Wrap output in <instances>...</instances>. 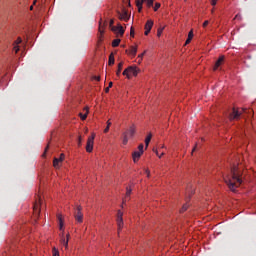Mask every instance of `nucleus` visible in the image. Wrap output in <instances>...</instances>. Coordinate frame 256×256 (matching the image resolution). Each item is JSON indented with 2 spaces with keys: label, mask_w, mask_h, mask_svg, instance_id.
<instances>
[{
  "label": "nucleus",
  "mask_w": 256,
  "mask_h": 256,
  "mask_svg": "<svg viewBox=\"0 0 256 256\" xmlns=\"http://www.w3.org/2000/svg\"><path fill=\"white\" fill-rule=\"evenodd\" d=\"M109 89H110V88H109V86H108V87L105 89V92H106V93H109Z\"/></svg>",
  "instance_id": "obj_47"
},
{
  "label": "nucleus",
  "mask_w": 256,
  "mask_h": 256,
  "mask_svg": "<svg viewBox=\"0 0 256 256\" xmlns=\"http://www.w3.org/2000/svg\"><path fill=\"white\" fill-rule=\"evenodd\" d=\"M121 71H123V62H120L118 64V69H117V72H116L117 77H120Z\"/></svg>",
  "instance_id": "obj_20"
},
{
  "label": "nucleus",
  "mask_w": 256,
  "mask_h": 256,
  "mask_svg": "<svg viewBox=\"0 0 256 256\" xmlns=\"http://www.w3.org/2000/svg\"><path fill=\"white\" fill-rule=\"evenodd\" d=\"M149 33H151V30H145L144 32L145 35H149Z\"/></svg>",
  "instance_id": "obj_42"
},
{
  "label": "nucleus",
  "mask_w": 256,
  "mask_h": 256,
  "mask_svg": "<svg viewBox=\"0 0 256 256\" xmlns=\"http://www.w3.org/2000/svg\"><path fill=\"white\" fill-rule=\"evenodd\" d=\"M193 40V30H191L189 33H188V38L185 42V45H189V43H191V41Z\"/></svg>",
  "instance_id": "obj_18"
},
{
  "label": "nucleus",
  "mask_w": 256,
  "mask_h": 256,
  "mask_svg": "<svg viewBox=\"0 0 256 256\" xmlns=\"http://www.w3.org/2000/svg\"><path fill=\"white\" fill-rule=\"evenodd\" d=\"M122 75H126V76H127V79H131V76L129 75V68H126V69L123 71Z\"/></svg>",
  "instance_id": "obj_28"
},
{
  "label": "nucleus",
  "mask_w": 256,
  "mask_h": 256,
  "mask_svg": "<svg viewBox=\"0 0 256 256\" xmlns=\"http://www.w3.org/2000/svg\"><path fill=\"white\" fill-rule=\"evenodd\" d=\"M131 188H126V199L131 195Z\"/></svg>",
  "instance_id": "obj_32"
},
{
  "label": "nucleus",
  "mask_w": 256,
  "mask_h": 256,
  "mask_svg": "<svg viewBox=\"0 0 256 256\" xmlns=\"http://www.w3.org/2000/svg\"><path fill=\"white\" fill-rule=\"evenodd\" d=\"M22 42L21 38H18L16 41H15V46H14V51L15 53H19V44Z\"/></svg>",
  "instance_id": "obj_19"
},
{
  "label": "nucleus",
  "mask_w": 256,
  "mask_h": 256,
  "mask_svg": "<svg viewBox=\"0 0 256 256\" xmlns=\"http://www.w3.org/2000/svg\"><path fill=\"white\" fill-rule=\"evenodd\" d=\"M35 3H37V0H34L33 5H35Z\"/></svg>",
  "instance_id": "obj_52"
},
{
  "label": "nucleus",
  "mask_w": 256,
  "mask_h": 256,
  "mask_svg": "<svg viewBox=\"0 0 256 256\" xmlns=\"http://www.w3.org/2000/svg\"><path fill=\"white\" fill-rule=\"evenodd\" d=\"M119 43H121V39H115L112 42V47H119Z\"/></svg>",
  "instance_id": "obj_26"
},
{
  "label": "nucleus",
  "mask_w": 256,
  "mask_h": 256,
  "mask_svg": "<svg viewBox=\"0 0 256 256\" xmlns=\"http://www.w3.org/2000/svg\"><path fill=\"white\" fill-rule=\"evenodd\" d=\"M82 209L83 208L81 206H77L76 211L74 213L75 220L78 223H83V212H81Z\"/></svg>",
  "instance_id": "obj_4"
},
{
  "label": "nucleus",
  "mask_w": 256,
  "mask_h": 256,
  "mask_svg": "<svg viewBox=\"0 0 256 256\" xmlns=\"http://www.w3.org/2000/svg\"><path fill=\"white\" fill-rule=\"evenodd\" d=\"M225 61V56H220L215 63L214 71H217V68L221 67V64Z\"/></svg>",
  "instance_id": "obj_13"
},
{
  "label": "nucleus",
  "mask_w": 256,
  "mask_h": 256,
  "mask_svg": "<svg viewBox=\"0 0 256 256\" xmlns=\"http://www.w3.org/2000/svg\"><path fill=\"white\" fill-rule=\"evenodd\" d=\"M123 145H127V143H129V137L127 136V132L123 133V141H122Z\"/></svg>",
  "instance_id": "obj_23"
},
{
  "label": "nucleus",
  "mask_w": 256,
  "mask_h": 256,
  "mask_svg": "<svg viewBox=\"0 0 256 256\" xmlns=\"http://www.w3.org/2000/svg\"><path fill=\"white\" fill-rule=\"evenodd\" d=\"M163 155H165V152H162L161 155H159V159H161V157H163Z\"/></svg>",
  "instance_id": "obj_45"
},
{
  "label": "nucleus",
  "mask_w": 256,
  "mask_h": 256,
  "mask_svg": "<svg viewBox=\"0 0 256 256\" xmlns=\"http://www.w3.org/2000/svg\"><path fill=\"white\" fill-rule=\"evenodd\" d=\"M57 219H58V223H59V229L60 231H63V216L61 214H58L57 215Z\"/></svg>",
  "instance_id": "obj_15"
},
{
  "label": "nucleus",
  "mask_w": 256,
  "mask_h": 256,
  "mask_svg": "<svg viewBox=\"0 0 256 256\" xmlns=\"http://www.w3.org/2000/svg\"><path fill=\"white\" fill-rule=\"evenodd\" d=\"M141 61H143V59L139 58L138 63L141 64Z\"/></svg>",
  "instance_id": "obj_48"
},
{
  "label": "nucleus",
  "mask_w": 256,
  "mask_h": 256,
  "mask_svg": "<svg viewBox=\"0 0 256 256\" xmlns=\"http://www.w3.org/2000/svg\"><path fill=\"white\" fill-rule=\"evenodd\" d=\"M109 128L110 126H106V128L104 129V133H109Z\"/></svg>",
  "instance_id": "obj_39"
},
{
  "label": "nucleus",
  "mask_w": 256,
  "mask_h": 256,
  "mask_svg": "<svg viewBox=\"0 0 256 256\" xmlns=\"http://www.w3.org/2000/svg\"><path fill=\"white\" fill-rule=\"evenodd\" d=\"M196 149H197V146H195V147L193 148L192 153H193Z\"/></svg>",
  "instance_id": "obj_49"
},
{
  "label": "nucleus",
  "mask_w": 256,
  "mask_h": 256,
  "mask_svg": "<svg viewBox=\"0 0 256 256\" xmlns=\"http://www.w3.org/2000/svg\"><path fill=\"white\" fill-rule=\"evenodd\" d=\"M108 65H115V56L113 55V53L109 55Z\"/></svg>",
  "instance_id": "obj_21"
},
{
  "label": "nucleus",
  "mask_w": 256,
  "mask_h": 256,
  "mask_svg": "<svg viewBox=\"0 0 256 256\" xmlns=\"http://www.w3.org/2000/svg\"><path fill=\"white\" fill-rule=\"evenodd\" d=\"M154 153H156L157 157H159V151L157 149H153Z\"/></svg>",
  "instance_id": "obj_41"
},
{
  "label": "nucleus",
  "mask_w": 256,
  "mask_h": 256,
  "mask_svg": "<svg viewBox=\"0 0 256 256\" xmlns=\"http://www.w3.org/2000/svg\"><path fill=\"white\" fill-rule=\"evenodd\" d=\"M246 112H247V109H245V108H242V111H239V110L233 108L232 112L229 115V120L230 121H235V120L237 121V120H239L241 115H243V113H246Z\"/></svg>",
  "instance_id": "obj_2"
},
{
  "label": "nucleus",
  "mask_w": 256,
  "mask_h": 256,
  "mask_svg": "<svg viewBox=\"0 0 256 256\" xmlns=\"http://www.w3.org/2000/svg\"><path fill=\"white\" fill-rule=\"evenodd\" d=\"M139 68L137 66H129L128 67V75H134V77H137L139 75Z\"/></svg>",
  "instance_id": "obj_10"
},
{
  "label": "nucleus",
  "mask_w": 256,
  "mask_h": 256,
  "mask_svg": "<svg viewBox=\"0 0 256 256\" xmlns=\"http://www.w3.org/2000/svg\"><path fill=\"white\" fill-rule=\"evenodd\" d=\"M136 132V127L135 124H132L129 129L126 131L127 136L133 137L135 135Z\"/></svg>",
  "instance_id": "obj_12"
},
{
  "label": "nucleus",
  "mask_w": 256,
  "mask_h": 256,
  "mask_svg": "<svg viewBox=\"0 0 256 256\" xmlns=\"http://www.w3.org/2000/svg\"><path fill=\"white\" fill-rule=\"evenodd\" d=\"M130 35L131 37H135V30L133 29V27H131Z\"/></svg>",
  "instance_id": "obj_34"
},
{
  "label": "nucleus",
  "mask_w": 256,
  "mask_h": 256,
  "mask_svg": "<svg viewBox=\"0 0 256 256\" xmlns=\"http://www.w3.org/2000/svg\"><path fill=\"white\" fill-rule=\"evenodd\" d=\"M117 225H118V233L123 229V212L118 210L117 213Z\"/></svg>",
  "instance_id": "obj_8"
},
{
  "label": "nucleus",
  "mask_w": 256,
  "mask_h": 256,
  "mask_svg": "<svg viewBox=\"0 0 256 256\" xmlns=\"http://www.w3.org/2000/svg\"><path fill=\"white\" fill-rule=\"evenodd\" d=\"M160 7H161V4L156 3L155 6H154V11H158Z\"/></svg>",
  "instance_id": "obj_33"
},
{
  "label": "nucleus",
  "mask_w": 256,
  "mask_h": 256,
  "mask_svg": "<svg viewBox=\"0 0 256 256\" xmlns=\"http://www.w3.org/2000/svg\"><path fill=\"white\" fill-rule=\"evenodd\" d=\"M248 113H251V110H249Z\"/></svg>",
  "instance_id": "obj_54"
},
{
  "label": "nucleus",
  "mask_w": 256,
  "mask_h": 256,
  "mask_svg": "<svg viewBox=\"0 0 256 256\" xmlns=\"http://www.w3.org/2000/svg\"><path fill=\"white\" fill-rule=\"evenodd\" d=\"M145 0H138L137 2H136V5H137V7H138V11H139V13H141V10L143 9V2H144ZM155 0H146V3H147V6L148 7H153V2H154Z\"/></svg>",
  "instance_id": "obj_7"
},
{
  "label": "nucleus",
  "mask_w": 256,
  "mask_h": 256,
  "mask_svg": "<svg viewBox=\"0 0 256 256\" xmlns=\"http://www.w3.org/2000/svg\"><path fill=\"white\" fill-rule=\"evenodd\" d=\"M141 155H143V151H134L132 153V158L134 163H137L139 161V159H141Z\"/></svg>",
  "instance_id": "obj_11"
},
{
  "label": "nucleus",
  "mask_w": 256,
  "mask_h": 256,
  "mask_svg": "<svg viewBox=\"0 0 256 256\" xmlns=\"http://www.w3.org/2000/svg\"><path fill=\"white\" fill-rule=\"evenodd\" d=\"M30 11H33V6H30Z\"/></svg>",
  "instance_id": "obj_51"
},
{
  "label": "nucleus",
  "mask_w": 256,
  "mask_h": 256,
  "mask_svg": "<svg viewBox=\"0 0 256 256\" xmlns=\"http://www.w3.org/2000/svg\"><path fill=\"white\" fill-rule=\"evenodd\" d=\"M189 208V206L187 204L182 206V209L180 210L181 213H185V211H187V209Z\"/></svg>",
  "instance_id": "obj_30"
},
{
  "label": "nucleus",
  "mask_w": 256,
  "mask_h": 256,
  "mask_svg": "<svg viewBox=\"0 0 256 256\" xmlns=\"http://www.w3.org/2000/svg\"><path fill=\"white\" fill-rule=\"evenodd\" d=\"M109 88L113 87V82H110L108 85Z\"/></svg>",
  "instance_id": "obj_46"
},
{
  "label": "nucleus",
  "mask_w": 256,
  "mask_h": 256,
  "mask_svg": "<svg viewBox=\"0 0 256 256\" xmlns=\"http://www.w3.org/2000/svg\"><path fill=\"white\" fill-rule=\"evenodd\" d=\"M145 53H147L146 50L138 56V59H143V57H145Z\"/></svg>",
  "instance_id": "obj_35"
},
{
  "label": "nucleus",
  "mask_w": 256,
  "mask_h": 256,
  "mask_svg": "<svg viewBox=\"0 0 256 256\" xmlns=\"http://www.w3.org/2000/svg\"><path fill=\"white\" fill-rule=\"evenodd\" d=\"M99 31H100L101 33H103V31H101V28H99Z\"/></svg>",
  "instance_id": "obj_53"
},
{
  "label": "nucleus",
  "mask_w": 256,
  "mask_h": 256,
  "mask_svg": "<svg viewBox=\"0 0 256 256\" xmlns=\"http://www.w3.org/2000/svg\"><path fill=\"white\" fill-rule=\"evenodd\" d=\"M87 113H88V112H86L85 114H83V113H80V114H79L80 117H81V119H82V121H85V119H87Z\"/></svg>",
  "instance_id": "obj_31"
},
{
  "label": "nucleus",
  "mask_w": 256,
  "mask_h": 256,
  "mask_svg": "<svg viewBox=\"0 0 256 256\" xmlns=\"http://www.w3.org/2000/svg\"><path fill=\"white\" fill-rule=\"evenodd\" d=\"M207 25H209V20H206V21L203 23V27H207Z\"/></svg>",
  "instance_id": "obj_38"
},
{
  "label": "nucleus",
  "mask_w": 256,
  "mask_h": 256,
  "mask_svg": "<svg viewBox=\"0 0 256 256\" xmlns=\"http://www.w3.org/2000/svg\"><path fill=\"white\" fill-rule=\"evenodd\" d=\"M41 203H42L41 197L38 196V200L34 203V206H33L35 217H39V213H41Z\"/></svg>",
  "instance_id": "obj_3"
},
{
  "label": "nucleus",
  "mask_w": 256,
  "mask_h": 256,
  "mask_svg": "<svg viewBox=\"0 0 256 256\" xmlns=\"http://www.w3.org/2000/svg\"><path fill=\"white\" fill-rule=\"evenodd\" d=\"M153 135L149 134L146 139H145V145H146V149L147 147H149V143H151V139H152Z\"/></svg>",
  "instance_id": "obj_25"
},
{
  "label": "nucleus",
  "mask_w": 256,
  "mask_h": 256,
  "mask_svg": "<svg viewBox=\"0 0 256 256\" xmlns=\"http://www.w3.org/2000/svg\"><path fill=\"white\" fill-rule=\"evenodd\" d=\"M96 81H101V77H99V76H95V78H94Z\"/></svg>",
  "instance_id": "obj_43"
},
{
  "label": "nucleus",
  "mask_w": 256,
  "mask_h": 256,
  "mask_svg": "<svg viewBox=\"0 0 256 256\" xmlns=\"http://www.w3.org/2000/svg\"><path fill=\"white\" fill-rule=\"evenodd\" d=\"M114 23H115L114 20H110L109 27H110L111 31L117 32V27L114 26Z\"/></svg>",
  "instance_id": "obj_22"
},
{
  "label": "nucleus",
  "mask_w": 256,
  "mask_h": 256,
  "mask_svg": "<svg viewBox=\"0 0 256 256\" xmlns=\"http://www.w3.org/2000/svg\"><path fill=\"white\" fill-rule=\"evenodd\" d=\"M116 33H119L120 37H123V35H125V29L123 28V26H121V24H118Z\"/></svg>",
  "instance_id": "obj_16"
},
{
  "label": "nucleus",
  "mask_w": 256,
  "mask_h": 256,
  "mask_svg": "<svg viewBox=\"0 0 256 256\" xmlns=\"http://www.w3.org/2000/svg\"><path fill=\"white\" fill-rule=\"evenodd\" d=\"M94 141H95V134H92V136H90L87 140V144H86L87 153H91L93 151Z\"/></svg>",
  "instance_id": "obj_6"
},
{
  "label": "nucleus",
  "mask_w": 256,
  "mask_h": 256,
  "mask_svg": "<svg viewBox=\"0 0 256 256\" xmlns=\"http://www.w3.org/2000/svg\"><path fill=\"white\" fill-rule=\"evenodd\" d=\"M65 160V154H61L59 158H54L53 166L55 169H59L61 167V163Z\"/></svg>",
  "instance_id": "obj_9"
},
{
  "label": "nucleus",
  "mask_w": 256,
  "mask_h": 256,
  "mask_svg": "<svg viewBox=\"0 0 256 256\" xmlns=\"http://www.w3.org/2000/svg\"><path fill=\"white\" fill-rule=\"evenodd\" d=\"M126 53H128V55H132V57H135V55H137V46L130 47L129 50H126Z\"/></svg>",
  "instance_id": "obj_14"
},
{
  "label": "nucleus",
  "mask_w": 256,
  "mask_h": 256,
  "mask_svg": "<svg viewBox=\"0 0 256 256\" xmlns=\"http://www.w3.org/2000/svg\"><path fill=\"white\" fill-rule=\"evenodd\" d=\"M165 30V27H160L157 30V37H160L161 35H163V31Z\"/></svg>",
  "instance_id": "obj_27"
},
{
  "label": "nucleus",
  "mask_w": 256,
  "mask_h": 256,
  "mask_svg": "<svg viewBox=\"0 0 256 256\" xmlns=\"http://www.w3.org/2000/svg\"><path fill=\"white\" fill-rule=\"evenodd\" d=\"M52 256H59V250L55 247L52 249Z\"/></svg>",
  "instance_id": "obj_29"
},
{
  "label": "nucleus",
  "mask_w": 256,
  "mask_h": 256,
  "mask_svg": "<svg viewBox=\"0 0 256 256\" xmlns=\"http://www.w3.org/2000/svg\"><path fill=\"white\" fill-rule=\"evenodd\" d=\"M118 18L120 19V21H129V19H131V15L129 14V12L125 9L122 10V12H118Z\"/></svg>",
  "instance_id": "obj_5"
},
{
  "label": "nucleus",
  "mask_w": 256,
  "mask_h": 256,
  "mask_svg": "<svg viewBox=\"0 0 256 256\" xmlns=\"http://www.w3.org/2000/svg\"><path fill=\"white\" fill-rule=\"evenodd\" d=\"M241 170L238 166H233L229 175L224 177L225 183L228 185L230 191H235L237 187L243 183Z\"/></svg>",
  "instance_id": "obj_1"
},
{
  "label": "nucleus",
  "mask_w": 256,
  "mask_h": 256,
  "mask_svg": "<svg viewBox=\"0 0 256 256\" xmlns=\"http://www.w3.org/2000/svg\"><path fill=\"white\" fill-rule=\"evenodd\" d=\"M69 237H70V235L69 234H67V236H66V239L69 241Z\"/></svg>",
  "instance_id": "obj_50"
},
{
  "label": "nucleus",
  "mask_w": 256,
  "mask_h": 256,
  "mask_svg": "<svg viewBox=\"0 0 256 256\" xmlns=\"http://www.w3.org/2000/svg\"><path fill=\"white\" fill-rule=\"evenodd\" d=\"M143 144H140L139 146H138V151H143Z\"/></svg>",
  "instance_id": "obj_37"
},
{
  "label": "nucleus",
  "mask_w": 256,
  "mask_h": 256,
  "mask_svg": "<svg viewBox=\"0 0 256 256\" xmlns=\"http://www.w3.org/2000/svg\"><path fill=\"white\" fill-rule=\"evenodd\" d=\"M145 173L147 174V177H150V175H151V172L147 169V170H145Z\"/></svg>",
  "instance_id": "obj_40"
},
{
  "label": "nucleus",
  "mask_w": 256,
  "mask_h": 256,
  "mask_svg": "<svg viewBox=\"0 0 256 256\" xmlns=\"http://www.w3.org/2000/svg\"><path fill=\"white\" fill-rule=\"evenodd\" d=\"M217 1H218V0H211V5H212L213 7H215V5H217Z\"/></svg>",
  "instance_id": "obj_36"
},
{
  "label": "nucleus",
  "mask_w": 256,
  "mask_h": 256,
  "mask_svg": "<svg viewBox=\"0 0 256 256\" xmlns=\"http://www.w3.org/2000/svg\"><path fill=\"white\" fill-rule=\"evenodd\" d=\"M153 29V20H148L145 24V30L151 31Z\"/></svg>",
  "instance_id": "obj_17"
},
{
  "label": "nucleus",
  "mask_w": 256,
  "mask_h": 256,
  "mask_svg": "<svg viewBox=\"0 0 256 256\" xmlns=\"http://www.w3.org/2000/svg\"><path fill=\"white\" fill-rule=\"evenodd\" d=\"M107 127H111V121H107Z\"/></svg>",
  "instance_id": "obj_44"
},
{
  "label": "nucleus",
  "mask_w": 256,
  "mask_h": 256,
  "mask_svg": "<svg viewBox=\"0 0 256 256\" xmlns=\"http://www.w3.org/2000/svg\"><path fill=\"white\" fill-rule=\"evenodd\" d=\"M61 243L62 245L65 247V249H67L69 247V240L66 239L64 237L61 238Z\"/></svg>",
  "instance_id": "obj_24"
}]
</instances>
